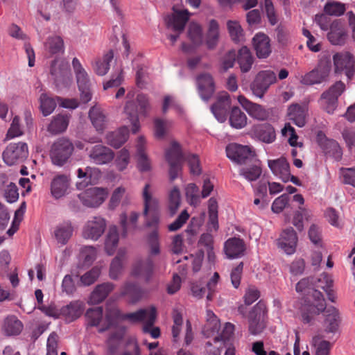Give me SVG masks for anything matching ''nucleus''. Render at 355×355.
<instances>
[{
  "instance_id": "obj_2",
  "label": "nucleus",
  "mask_w": 355,
  "mask_h": 355,
  "mask_svg": "<svg viewBox=\"0 0 355 355\" xmlns=\"http://www.w3.org/2000/svg\"><path fill=\"white\" fill-rule=\"evenodd\" d=\"M149 189L150 184H146L143 189V215L146 218L145 226L153 228V231L147 235V241L150 248V254L157 255L160 252L158 234L159 223V202L157 198L153 197Z\"/></svg>"
},
{
  "instance_id": "obj_31",
  "label": "nucleus",
  "mask_w": 355,
  "mask_h": 355,
  "mask_svg": "<svg viewBox=\"0 0 355 355\" xmlns=\"http://www.w3.org/2000/svg\"><path fill=\"white\" fill-rule=\"evenodd\" d=\"M69 187V182L67 176L59 175L55 177L51 184L52 196L55 198H60L67 193Z\"/></svg>"
},
{
  "instance_id": "obj_15",
  "label": "nucleus",
  "mask_w": 355,
  "mask_h": 355,
  "mask_svg": "<svg viewBox=\"0 0 355 355\" xmlns=\"http://www.w3.org/2000/svg\"><path fill=\"white\" fill-rule=\"evenodd\" d=\"M106 223L104 218L100 216H94L84 225L83 236L87 239L98 240L104 233Z\"/></svg>"
},
{
  "instance_id": "obj_37",
  "label": "nucleus",
  "mask_w": 355,
  "mask_h": 355,
  "mask_svg": "<svg viewBox=\"0 0 355 355\" xmlns=\"http://www.w3.org/2000/svg\"><path fill=\"white\" fill-rule=\"evenodd\" d=\"M245 112L252 118L264 121L269 116V112L261 105L252 103L245 98Z\"/></svg>"
},
{
  "instance_id": "obj_20",
  "label": "nucleus",
  "mask_w": 355,
  "mask_h": 355,
  "mask_svg": "<svg viewBox=\"0 0 355 355\" xmlns=\"http://www.w3.org/2000/svg\"><path fill=\"white\" fill-rule=\"evenodd\" d=\"M297 243V234L292 227L285 229L278 240L279 247L287 254H292L295 252Z\"/></svg>"
},
{
  "instance_id": "obj_44",
  "label": "nucleus",
  "mask_w": 355,
  "mask_h": 355,
  "mask_svg": "<svg viewBox=\"0 0 355 355\" xmlns=\"http://www.w3.org/2000/svg\"><path fill=\"white\" fill-rule=\"evenodd\" d=\"M138 156L137 166L141 171H148L150 169V164L146 153H144V138L139 137L137 145Z\"/></svg>"
},
{
  "instance_id": "obj_48",
  "label": "nucleus",
  "mask_w": 355,
  "mask_h": 355,
  "mask_svg": "<svg viewBox=\"0 0 355 355\" xmlns=\"http://www.w3.org/2000/svg\"><path fill=\"white\" fill-rule=\"evenodd\" d=\"M56 107L55 101L49 96L46 94L43 93L40 97V107L42 114L44 116L51 114Z\"/></svg>"
},
{
  "instance_id": "obj_38",
  "label": "nucleus",
  "mask_w": 355,
  "mask_h": 355,
  "mask_svg": "<svg viewBox=\"0 0 355 355\" xmlns=\"http://www.w3.org/2000/svg\"><path fill=\"white\" fill-rule=\"evenodd\" d=\"M166 159L168 163H183L185 158L178 142H171V147L166 151Z\"/></svg>"
},
{
  "instance_id": "obj_23",
  "label": "nucleus",
  "mask_w": 355,
  "mask_h": 355,
  "mask_svg": "<svg viewBox=\"0 0 355 355\" xmlns=\"http://www.w3.org/2000/svg\"><path fill=\"white\" fill-rule=\"evenodd\" d=\"M268 165L272 173L284 182H288L290 166L286 158L270 159Z\"/></svg>"
},
{
  "instance_id": "obj_35",
  "label": "nucleus",
  "mask_w": 355,
  "mask_h": 355,
  "mask_svg": "<svg viewBox=\"0 0 355 355\" xmlns=\"http://www.w3.org/2000/svg\"><path fill=\"white\" fill-rule=\"evenodd\" d=\"M227 157L234 164H244V146L237 143H230L225 148Z\"/></svg>"
},
{
  "instance_id": "obj_24",
  "label": "nucleus",
  "mask_w": 355,
  "mask_h": 355,
  "mask_svg": "<svg viewBox=\"0 0 355 355\" xmlns=\"http://www.w3.org/2000/svg\"><path fill=\"white\" fill-rule=\"evenodd\" d=\"M307 107L297 103L291 104L287 110L288 119L298 127H304L306 123Z\"/></svg>"
},
{
  "instance_id": "obj_40",
  "label": "nucleus",
  "mask_w": 355,
  "mask_h": 355,
  "mask_svg": "<svg viewBox=\"0 0 355 355\" xmlns=\"http://www.w3.org/2000/svg\"><path fill=\"white\" fill-rule=\"evenodd\" d=\"M99 173L98 170L96 168H92L87 166L85 170L82 168H78L77 171L78 178L80 179H83L82 182H77L76 187L78 189H85L89 184H92V176L95 175H98Z\"/></svg>"
},
{
  "instance_id": "obj_58",
  "label": "nucleus",
  "mask_w": 355,
  "mask_h": 355,
  "mask_svg": "<svg viewBox=\"0 0 355 355\" xmlns=\"http://www.w3.org/2000/svg\"><path fill=\"white\" fill-rule=\"evenodd\" d=\"M282 134L285 137L288 136V135H290L288 141L291 146H302V143H297V141L298 136L295 132V128L291 126L289 123L285 124L284 128L282 130Z\"/></svg>"
},
{
  "instance_id": "obj_19",
  "label": "nucleus",
  "mask_w": 355,
  "mask_h": 355,
  "mask_svg": "<svg viewBox=\"0 0 355 355\" xmlns=\"http://www.w3.org/2000/svg\"><path fill=\"white\" fill-rule=\"evenodd\" d=\"M248 135L266 144H271L276 139L275 128L269 123L253 125Z\"/></svg>"
},
{
  "instance_id": "obj_47",
  "label": "nucleus",
  "mask_w": 355,
  "mask_h": 355,
  "mask_svg": "<svg viewBox=\"0 0 355 355\" xmlns=\"http://www.w3.org/2000/svg\"><path fill=\"white\" fill-rule=\"evenodd\" d=\"M180 193L177 187H174L168 195V209L171 216H173L180 205Z\"/></svg>"
},
{
  "instance_id": "obj_51",
  "label": "nucleus",
  "mask_w": 355,
  "mask_h": 355,
  "mask_svg": "<svg viewBox=\"0 0 355 355\" xmlns=\"http://www.w3.org/2000/svg\"><path fill=\"white\" fill-rule=\"evenodd\" d=\"M153 261L151 257H148L139 263L138 267L135 268L133 272L135 275H144L148 280L153 274Z\"/></svg>"
},
{
  "instance_id": "obj_7",
  "label": "nucleus",
  "mask_w": 355,
  "mask_h": 355,
  "mask_svg": "<svg viewBox=\"0 0 355 355\" xmlns=\"http://www.w3.org/2000/svg\"><path fill=\"white\" fill-rule=\"evenodd\" d=\"M50 74L58 89L69 87L71 84V73L69 66L63 61L55 59L52 61Z\"/></svg>"
},
{
  "instance_id": "obj_39",
  "label": "nucleus",
  "mask_w": 355,
  "mask_h": 355,
  "mask_svg": "<svg viewBox=\"0 0 355 355\" xmlns=\"http://www.w3.org/2000/svg\"><path fill=\"white\" fill-rule=\"evenodd\" d=\"M44 47L46 51L52 55L63 53L64 51V41L58 35L49 36L44 43Z\"/></svg>"
},
{
  "instance_id": "obj_46",
  "label": "nucleus",
  "mask_w": 355,
  "mask_h": 355,
  "mask_svg": "<svg viewBox=\"0 0 355 355\" xmlns=\"http://www.w3.org/2000/svg\"><path fill=\"white\" fill-rule=\"evenodd\" d=\"M156 318V309L153 306L150 307V311L148 320L146 321L143 327L144 333L151 335L153 338H157L160 336V329L159 327H153Z\"/></svg>"
},
{
  "instance_id": "obj_14",
  "label": "nucleus",
  "mask_w": 355,
  "mask_h": 355,
  "mask_svg": "<svg viewBox=\"0 0 355 355\" xmlns=\"http://www.w3.org/2000/svg\"><path fill=\"white\" fill-rule=\"evenodd\" d=\"M107 196L106 189L99 187H91L78 195L83 205L88 207H96L101 205Z\"/></svg>"
},
{
  "instance_id": "obj_11",
  "label": "nucleus",
  "mask_w": 355,
  "mask_h": 355,
  "mask_svg": "<svg viewBox=\"0 0 355 355\" xmlns=\"http://www.w3.org/2000/svg\"><path fill=\"white\" fill-rule=\"evenodd\" d=\"M190 13L187 10H175L173 15L168 17L166 19V26L168 28H171L177 34L168 35V38L171 41L172 44L175 42L179 37L180 33H182L186 24L189 21Z\"/></svg>"
},
{
  "instance_id": "obj_21",
  "label": "nucleus",
  "mask_w": 355,
  "mask_h": 355,
  "mask_svg": "<svg viewBox=\"0 0 355 355\" xmlns=\"http://www.w3.org/2000/svg\"><path fill=\"white\" fill-rule=\"evenodd\" d=\"M318 144L324 154L333 157L336 161H339L342 157L343 153L338 143L320 134H318Z\"/></svg>"
},
{
  "instance_id": "obj_56",
  "label": "nucleus",
  "mask_w": 355,
  "mask_h": 355,
  "mask_svg": "<svg viewBox=\"0 0 355 355\" xmlns=\"http://www.w3.org/2000/svg\"><path fill=\"white\" fill-rule=\"evenodd\" d=\"M150 309H139L136 312L129 313L124 314L122 316V320H128L131 322H138L148 320Z\"/></svg>"
},
{
  "instance_id": "obj_22",
  "label": "nucleus",
  "mask_w": 355,
  "mask_h": 355,
  "mask_svg": "<svg viewBox=\"0 0 355 355\" xmlns=\"http://www.w3.org/2000/svg\"><path fill=\"white\" fill-rule=\"evenodd\" d=\"M327 37L334 45L344 44L347 39V31L343 24L339 19L332 21Z\"/></svg>"
},
{
  "instance_id": "obj_60",
  "label": "nucleus",
  "mask_w": 355,
  "mask_h": 355,
  "mask_svg": "<svg viewBox=\"0 0 355 355\" xmlns=\"http://www.w3.org/2000/svg\"><path fill=\"white\" fill-rule=\"evenodd\" d=\"M123 197H125V198H127L125 189L123 187H119L115 189L110 200V207L111 209L116 208L119 205Z\"/></svg>"
},
{
  "instance_id": "obj_32",
  "label": "nucleus",
  "mask_w": 355,
  "mask_h": 355,
  "mask_svg": "<svg viewBox=\"0 0 355 355\" xmlns=\"http://www.w3.org/2000/svg\"><path fill=\"white\" fill-rule=\"evenodd\" d=\"M83 311V303L80 301H72L69 304L60 309L62 315L65 317L66 320L72 322L78 318Z\"/></svg>"
},
{
  "instance_id": "obj_27",
  "label": "nucleus",
  "mask_w": 355,
  "mask_h": 355,
  "mask_svg": "<svg viewBox=\"0 0 355 355\" xmlns=\"http://www.w3.org/2000/svg\"><path fill=\"white\" fill-rule=\"evenodd\" d=\"M224 251L228 259H236L244 252V243L242 239L232 237L225 241Z\"/></svg>"
},
{
  "instance_id": "obj_6",
  "label": "nucleus",
  "mask_w": 355,
  "mask_h": 355,
  "mask_svg": "<svg viewBox=\"0 0 355 355\" xmlns=\"http://www.w3.org/2000/svg\"><path fill=\"white\" fill-rule=\"evenodd\" d=\"M345 90V85L341 80L336 81L328 90L324 92L320 103L322 108L329 114H333L338 106L339 96Z\"/></svg>"
},
{
  "instance_id": "obj_59",
  "label": "nucleus",
  "mask_w": 355,
  "mask_h": 355,
  "mask_svg": "<svg viewBox=\"0 0 355 355\" xmlns=\"http://www.w3.org/2000/svg\"><path fill=\"white\" fill-rule=\"evenodd\" d=\"M227 25L232 40L235 43L239 42L243 33L241 26L235 21H228Z\"/></svg>"
},
{
  "instance_id": "obj_57",
  "label": "nucleus",
  "mask_w": 355,
  "mask_h": 355,
  "mask_svg": "<svg viewBox=\"0 0 355 355\" xmlns=\"http://www.w3.org/2000/svg\"><path fill=\"white\" fill-rule=\"evenodd\" d=\"M101 274V270L98 267L92 268L89 271L80 277V283L83 286H87L94 284Z\"/></svg>"
},
{
  "instance_id": "obj_25",
  "label": "nucleus",
  "mask_w": 355,
  "mask_h": 355,
  "mask_svg": "<svg viewBox=\"0 0 355 355\" xmlns=\"http://www.w3.org/2000/svg\"><path fill=\"white\" fill-rule=\"evenodd\" d=\"M73 227L70 220H64L58 224L53 232V236L57 243L62 245H66L71 238Z\"/></svg>"
},
{
  "instance_id": "obj_30",
  "label": "nucleus",
  "mask_w": 355,
  "mask_h": 355,
  "mask_svg": "<svg viewBox=\"0 0 355 355\" xmlns=\"http://www.w3.org/2000/svg\"><path fill=\"white\" fill-rule=\"evenodd\" d=\"M114 284L110 282L97 285L90 295L89 303L92 304H98L102 302L114 289Z\"/></svg>"
},
{
  "instance_id": "obj_28",
  "label": "nucleus",
  "mask_w": 355,
  "mask_h": 355,
  "mask_svg": "<svg viewBox=\"0 0 355 355\" xmlns=\"http://www.w3.org/2000/svg\"><path fill=\"white\" fill-rule=\"evenodd\" d=\"M118 307L115 305H107L105 313V322L98 329L99 333H103L110 327L116 324L119 320H122V316Z\"/></svg>"
},
{
  "instance_id": "obj_9",
  "label": "nucleus",
  "mask_w": 355,
  "mask_h": 355,
  "mask_svg": "<svg viewBox=\"0 0 355 355\" xmlns=\"http://www.w3.org/2000/svg\"><path fill=\"white\" fill-rule=\"evenodd\" d=\"M261 173V162L258 159L254 148L245 145V180L249 182L256 181Z\"/></svg>"
},
{
  "instance_id": "obj_10",
  "label": "nucleus",
  "mask_w": 355,
  "mask_h": 355,
  "mask_svg": "<svg viewBox=\"0 0 355 355\" xmlns=\"http://www.w3.org/2000/svg\"><path fill=\"white\" fill-rule=\"evenodd\" d=\"M277 81L276 74L271 70L259 71L250 85L252 93L257 97L262 98L270 86Z\"/></svg>"
},
{
  "instance_id": "obj_29",
  "label": "nucleus",
  "mask_w": 355,
  "mask_h": 355,
  "mask_svg": "<svg viewBox=\"0 0 355 355\" xmlns=\"http://www.w3.org/2000/svg\"><path fill=\"white\" fill-rule=\"evenodd\" d=\"M22 322L15 315L7 316L3 322L1 330L7 336L19 335L23 329Z\"/></svg>"
},
{
  "instance_id": "obj_42",
  "label": "nucleus",
  "mask_w": 355,
  "mask_h": 355,
  "mask_svg": "<svg viewBox=\"0 0 355 355\" xmlns=\"http://www.w3.org/2000/svg\"><path fill=\"white\" fill-rule=\"evenodd\" d=\"M219 37V25L216 20L211 19L207 34L206 44L209 49L215 48Z\"/></svg>"
},
{
  "instance_id": "obj_41",
  "label": "nucleus",
  "mask_w": 355,
  "mask_h": 355,
  "mask_svg": "<svg viewBox=\"0 0 355 355\" xmlns=\"http://www.w3.org/2000/svg\"><path fill=\"white\" fill-rule=\"evenodd\" d=\"M89 119L97 131H103L105 128V116L100 108L93 106L89 112Z\"/></svg>"
},
{
  "instance_id": "obj_36",
  "label": "nucleus",
  "mask_w": 355,
  "mask_h": 355,
  "mask_svg": "<svg viewBox=\"0 0 355 355\" xmlns=\"http://www.w3.org/2000/svg\"><path fill=\"white\" fill-rule=\"evenodd\" d=\"M128 129L124 126L107 135V142L115 148H120L128 139Z\"/></svg>"
},
{
  "instance_id": "obj_50",
  "label": "nucleus",
  "mask_w": 355,
  "mask_h": 355,
  "mask_svg": "<svg viewBox=\"0 0 355 355\" xmlns=\"http://www.w3.org/2000/svg\"><path fill=\"white\" fill-rule=\"evenodd\" d=\"M312 345L315 349V355H329L332 345L324 340L320 336H315L312 339Z\"/></svg>"
},
{
  "instance_id": "obj_33",
  "label": "nucleus",
  "mask_w": 355,
  "mask_h": 355,
  "mask_svg": "<svg viewBox=\"0 0 355 355\" xmlns=\"http://www.w3.org/2000/svg\"><path fill=\"white\" fill-rule=\"evenodd\" d=\"M220 328V320L211 310L206 311V322L202 332L207 338L211 337L215 333H218Z\"/></svg>"
},
{
  "instance_id": "obj_17",
  "label": "nucleus",
  "mask_w": 355,
  "mask_h": 355,
  "mask_svg": "<svg viewBox=\"0 0 355 355\" xmlns=\"http://www.w3.org/2000/svg\"><path fill=\"white\" fill-rule=\"evenodd\" d=\"M196 85L200 98L207 102L212 97L216 89L212 76L208 73L199 74L196 77Z\"/></svg>"
},
{
  "instance_id": "obj_54",
  "label": "nucleus",
  "mask_w": 355,
  "mask_h": 355,
  "mask_svg": "<svg viewBox=\"0 0 355 355\" xmlns=\"http://www.w3.org/2000/svg\"><path fill=\"white\" fill-rule=\"evenodd\" d=\"M311 284L314 289L321 288L324 291L331 288L333 285V281L329 278L327 274L323 273L318 278L311 277Z\"/></svg>"
},
{
  "instance_id": "obj_4",
  "label": "nucleus",
  "mask_w": 355,
  "mask_h": 355,
  "mask_svg": "<svg viewBox=\"0 0 355 355\" xmlns=\"http://www.w3.org/2000/svg\"><path fill=\"white\" fill-rule=\"evenodd\" d=\"M74 151L72 141L66 137L55 139L51 146L49 156L53 164L62 166L67 164Z\"/></svg>"
},
{
  "instance_id": "obj_16",
  "label": "nucleus",
  "mask_w": 355,
  "mask_h": 355,
  "mask_svg": "<svg viewBox=\"0 0 355 355\" xmlns=\"http://www.w3.org/2000/svg\"><path fill=\"white\" fill-rule=\"evenodd\" d=\"M231 105V98L226 92H220L217 101L211 106V111L220 123L226 121Z\"/></svg>"
},
{
  "instance_id": "obj_62",
  "label": "nucleus",
  "mask_w": 355,
  "mask_h": 355,
  "mask_svg": "<svg viewBox=\"0 0 355 355\" xmlns=\"http://www.w3.org/2000/svg\"><path fill=\"white\" fill-rule=\"evenodd\" d=\"M198 187L194 183L189 184L185 189L186 196L188 199H190V204L196 205L200 202V198L198 196Z\"/></svg>"
},
{
  "instance_id": "obj_12",
  "label": "nucleus",
  "mask_w": 355,
  "mask_h": 355,
  "mask_svg": "<svg viewBox=\"0 0 355 355\" xmlns=\"http://www.w3.org/2000/svg\"><path fill=\"white\" fill-rule=\"evenodd\" d=\"M28 154V146L26 143H10L3 153V158L8 165L12 166L18 162L24 161Z\"/></svg>"
},
{
  "instance_id": "obj_8",
  "label": "nucleus",
  "mask_w": 355,
  "mask_h": 355,
  "mask_svg": "<svg viewBox=\"0 0 355 355\" xmlns=\"http://www.w3.org/2000/svg\"><path fill=\"white\" fill-rule=\"evenodd\" d=\"M335 73H344L349 80L355 74V59L352 54L347 51L336 53L333 55Z\"/></svg>"
},
{
  "instance_id": "obj_55",
  "label": "nucleus",
  "mask_w": 355,
  "mask_h": 355,
  "mask_svg": "<svg viewBox=\"0 0 355 355\" xmlns=\"http://www.w3.org/2000/svg\"><path fill=\"white\" fill-rule=\"evenodd\" d=\"M345 11V5L340 2L329 1L324 7V12L329 15L340 16Z\"/></svg>"
},
{
  "instance_id": "obj_45",
  "label": "nucleus",
  "mask_w": 355,
  "mask_h": 355,
  "mask_svg": "<svg viewBox=\"0 0 355 355\" xmlns=\"http://www.w3.org/2000/svg\"><path fill=\"white\" fill-rule=\"evenodd\" d=\"M119 242V234L116 226L110 227L105 242V250L109 255L114 254Z\"/></svg>"
},
{
  "instance_id": "obj_34",
  "label": "nucleus",
  "mask_w": 355,
  "mask_h": 355,
  "mask_svg": "<svg viewBox=\"0 0 355 355\" xmlns=\"http://www.w3.org/2000/svg\"><path fill=\"white\" fill-rule=\"evenodd\" d=\"M69 123V115L59 114L53 118L47 127V130L53 135L62 133L67 130Z\"/></svg>"
},
{
  "instance_id": "obj_52",
  "label": "nucleus",
  "mask_w": 355,
  "mask_h": 355,
  "mask_svg": "<svg viewBox=\"0 0 355 355\" xmlns=\"http://www.w3.org/2000/svg\"><path fill=\"white\" fill-rule=\"evenodd\" d=\"M230 123L232 127L236 129H241L244 126V116L239 107H232L230 115Z\"/></svg>"
},
{
  "instance_id": "obj_49",
  "label": "nucleus",
  "mask_w": 355,
  "mask_h": 355,
  "mask_svg": "<svg viewBox=\"0 0 355 355\" xmlns=\"http://www.w3.org/2000/svg\"><path fill=\"white\" fill-rule=\"evenodd\" d=\"M123 294L128 295L130 302L135 304L141 298L143 292L137 284L128 283L124 287Z\"/></svg>"
},
{
  "instance_id": "obj_63",
  "label": "nucleus",
  "mask_w": 355,
  "mask_h": 355,
  "mask_svg": "<svg viewBox=\"0 0 355 355\" xmlns=\"http://www.w3.org/2000/svg\"><path fill=\"white\" fill-rule=\"evenodd\" d=\"M185 159L188 162L190 173L195 175H199L202 172V169L200 166V160L198 155L196 154H191Z\"/></svg>"
},
{
  "instance_id": "obj_1",
  "label": "nucleus",
  "mask_w": 355,
  "mask_h": 355,
  "mask_svg": "<svg viewBox=\"0 0 355 355\" xmlns=\"http://www.w3.org/2000/svg\"><path fill=\"white\" fill-rule=\"evenodd\" d=\"M297 293H311L307 304L304 306L302 317L304 323H309L316 315L324 311V330L327 333H335L338 331L340 317L338 310L330 306L326 309V302L321 292L314 289L311 284V277L301 279L295 286Z\"/></svg>"
},
{
  "instance_id": "obj_53",
  "label": "nucleus",
  "mask_w": 355,
  "mask_h": 355,
  "mask_svg": "<svg viewBox=\"0 0 355 355\" xmlns=\"http://www.w3.org/2000/svg\"><path fill=\"white\" fill-rule=\"evenodd\" d=\"M188 37L195 45L200 44L202 42L200 26L196 23H191L188 28Z\"/></svg>"
},
{
  "instance_id": "obj_61",
  "label": "nucleus",
  "mask_w": 355,
  "mask_h": 355,
  "mask_svg": "<svg viewBox=\"0 0 355 355\" xmlns=\"http://www.w3.org/2000/svg\"><path fill=\"white\" fill-rule=\"evenodd\" d=\"M234 330V324H232L230 322H226L225 324V326L223 329L222 332L214 338V341L215 343H217L219 341H223L224 343L226 341H229L233 335Z\"/></svg>"
},
{
  "instance_id": "obj_43",
  "label": "nucleus",
  "mask_w": 355,
  "mask_h": 355,
  "mask_svg": "<svg viewBox=\"0 0 355 355\" xmlns=\"http://www.w3.org/2000/svg\"><path fill=\"white\" fill-rule=\"evenodd\" d=\"M85 318L87 326L98 327L103 316V309L102 306L89 308L86 311Z\"/></svg>"
},
{
  "instance_id": "obj_3",
  "label": "nucleus",
  "mask_w": 355,
  "mask_h": 355,
  "mask_svg": "<svg viewBox=\"0 0 355 355\" xmlns=\"http://www.w3.org/2000/svg\"><path fill=\"white\" fill-rule=\"evenodd\" d=\"M150 106L148 97L140 94L135 101H129L124 107V112L132 125V132L137 133L139 130V114L146 116Z\"/></svg>"
},
{
  "instance_id": "obj_18",
  "label": "nucleus",
  "mask_w": 355,
  "mask_h": 355,
  "mask_svg": "<svg viewBox=\"0 0 355 355\" xmlns=\"http://www.w3.org/2000/svg\"><path fill=\"white\" fill-rule=\"evenodd\" d=\"M114 157V152L108 147L97 144L89 151V159L96 164L103 165L110 162Z\"/></svg>"
},
{
  "instance_id": "obj_5",
  "label": "nucleus",
  "mask_w": 355,
  "mask_h": 355,
  "mask_svg": "<svg viewBox=\"0 0 355 355\" xmlns=\"http://www.w3.org/2000/svg\"><path fill=\"white\" fill-rule=\"evenodd\" d=\"M248 331L253 336L261 334L267 327L268 310L265 302L260 300L248 315Z\"/></svg>"
},
{
  "instance_id": "obj_64",
  "label": "nucleus",
  "mask_w": 355,
  "mask_h": 355,
  "mask_svg": "<svg viewBox=\"0 0 355 355\" xmlns=\"http://www.w3.org/2000/svg\"><path fill=\"white\" fill-rule=\"evenodd\" d=\"M289 201V196L288 194H282L279 197L277 198L272 204V211L274 213H280L288 205Z\"/></svg>"
},
{
  "instance_id": "obj_13",
  "label": "nucleus",
  "mask_w": 355,
  "mask_h": 355,
  "mask_svg": "<svg viewBox=\"0 0 355 355\" xmlns=\"http://www.w3.org/2000/svg\"><path fill=\"white\" fill-rule=\"evenodd\" d=\"M331 64L328 62H320L315 68L312 71L306 73L302 78L303 84L313 85L320 84L328 80L330 71Z\"/></svg>"
},
{
  "instance_id": "obj_26",
  "label": "nucleus",
  "mask_w": 355,
  "mask_h": 355,
  "mask_svg": "<svg viewBox=\"0 0 355 355\" xmlns=\"http://www.w3.org/2000/svg\"><path fill=\"white\" fill-rule=\"evenodd\" d=\"M252 43L259 58H266L271 53L270 39L268 35L262 33H257Z\"/></svg>"
}]
</instances>
